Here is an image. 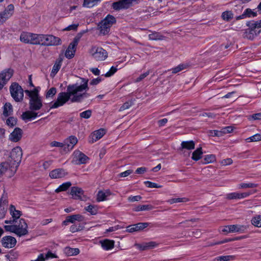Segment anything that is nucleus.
<instances>
[{"label":"nucleus","instance_id":"1","mask_svg":"<svg viewBox=\"0 0 261 261\" xmlns=\"http://www.w3.org/2000/svg\"><path fill=\"white\" fill-rule=\"evenodd\" d=\"M88 90V80L81 78L75 84L69 85L67 92L59 93L57 100L50 103V108L56 109L62 106L68 100L71 102H81L90 96L87 93Z\"/></svg>","mask_w":261,"mask_h":261},{"label":"nucleus","instance_id":"2","mask_svg":"<svg viewBox=\"0 0 261 261\" xmlns=\"http://www.w3.org/2000/svg\"><path fill=\"white\" fill-rule=\"evenodd\" d=\"M4 228L6 231L13 232L18 236H24L28 233V225L23 219H20L18 225L14 223L10 224V225H5Z\"/></svg>","mask_w":261,"mask_h":261},{"label":"nucleus","instance_id":"3","mask_svg":"<svg viewBox=\"0 0 261 261\" xmlns=\"http://www.w3.org/2000/svg\"><path fill=\"white\" fill-rule=\"evenodd\" d=\"M116 22L115 18L111 15H107L99 24V29L101 34H107L112 25Z\"/></svg>","mask_w":261,"mask_h":261},{"label":"nucleus","instance_id":"4","mask_svg":"<svg viewBox=\"0 0 261 261\" xmlns=\"http://www.w3.org/2000/svg\"><path fill=\"white\" fill-rule=\"evenodd\" d=\"M15 168L8 162L2 163L0 164V177L4 175L8 177H12L16 171Z\"/></svg>","mask_w":261,"mask_h":261},{"label":"nucleus","instance_id":"5","mask_svg":"<svg viewBox=\"0 0 261 261\" xmlns=\"http://www.w3.org/2000/svg\"><path fill=\"white\" fill-rule=\"evenodd\" d=\"M90 54L97 61H103L108 57L107 52L100 47H92L90 50Z\"/></svg>","mask_w":261,"mask_h":261},{"label":"nucleus","instance_id":"6","mask_svg":"<svg viewBox=\"0 0 261 261\" xmlns=\"http://www.w3.org/2000/svg\"><path fill=\"white\" fill-rule=\"evenodd\" d=\"M10 90L12 97L16 101L19 102L22 100L23 91L21 87L17 83H13L10 88Z\"/></svg>","mask_w":261,"mask_h":261},{"label":"nucleus","instance_id":"7","mask_svg":"<svg viewBox=\"0 0 261 261\" xmlns=\"http://www.w3.org/2000/svg\"><path fill=\"white\" fill-rule=\"evenodd\" d=\"M22 155V150L20 147L14 148L10 153V158L12 160L11 164L16 167L20 163Z\"/></svg>","mask_w":261,"mask_h":261},{"label":"nucleus","instance_id":"8","mask_svg":"<svg viewBox=\"0 0 261 261\" xmlns=\"http://www.w3.org/2000/svg\"><path fill=\"white\" fill-rule=\"evenodd\" d=\"M14 7L13 5H9L5 9L0 12V24L4 23L13 14Z\"/></svg>","mask_w":261,"mask_h":261},{"label":"nucleus","instance_id":"9","mask_svg":"<svg viewBox=\"0 0 261 261\" xmlns=\"http://www.w3.org/2000/svg\"><path fill=\"white\" fill-rule=\"evenodd\" d=\"M78 44V39L74 38L69 44L65 52V56L67 59H72L74 57Z\"/></svg>","mask_w":261,"mask_h":261},{"label":"nucleus","instance_id":"10","mask_svg":"<svg viewBox=\"0 0 261 261\" xmlns=\"http://www.w3.org/2000/svg\"><path fill=\"white\" fill-rule=\"evenodd\" d=\"M78 142L77 138L74 136H70L64 141V151H70L74 147Z\"/></svg>","mask_w":261,"mask_h":261},{"label":"nucleus","instance_id":"11","mask_svg":"<svg viewBox=\"0 0 261 261\" xmlns=\"http://www.w3.org/2000/svg\"><path fill=\"white\" fill-rule=\"evenodd\" d=\"M256 192V191H254V192H243L240 193L238 192H231L227 194L226 195V198L229 200L232 199H241L247 198L249 197L250 195Z\"/></svg>","mask_w":261,"mask_h":261},{"label":"nucleus","instance_id":"12","mask_svg":"<svg viewBox=\"0 0 261 261\" xmlns=\"http://www.w3.org/2000/svg\"><path fill=\"white\" fill-rule=\"evenodd\" d=\"M62 41L59 37L53 35H44V45L57 46L61 44Z\"/></svg>","mask_w":261,"mask_h":261},{"label":"nucleus","instance_id":"13","mask_svg":"<svg viewBox=\"0 0 261 261\" xmlns=\"http://www.w3.org/2000/svg\"><path fill=\"white\" fill-rule=\"evenodd\" d=\"M73 156V162L77 165L86 164L89 160L87 156L79 150L74 151Z\"/></svg>","mask_w":261,"mask_h":261},{"label":"nucleus","instance_id":"14","mask_svg":"<svg viewBox=\"0 0 261 261\" xmlns=\"http://www.w3.org/2000/svg\"><path fill=\"white\" fill-rule=\"evenodd\" d=\"M9 212L11 216L13 218V220H5V223L6 224H13L15 222H16V220L19 219L22 214L20 211L16 210L15 206L12 204L10 206Z\"/></svg>","mask_w":261,"mask_h":261},{"label":"nucleus","instance_id":"15","mask_svg":"<svg viewBox=\"0 0 261 261\" xmlns=\"http://www.w3.org/2000/svg\"><path fill=\"white\" fill-rule=\"evenodd\" d=\"M134 0H121L114 3L112 5L113 8L115 10L127 9L130 7Z\"/></svg>","mask_w":261,"mask_h":261},{"label":"nucleus","instance_id":"16","mask_svg":"<svg viewBox=\"0 0 261 261\" xmlns=\"http://www.w3.org/2000/svg\"><path fill=\"white\" fill-rule=\"evenodd\" d=\"M2 245L6 248H11L14 247L16 244V240L15 238L11 236H5L1 241Z\"/></svg>","mask_w":261,"mask_h":261},{"label":"nucleus","instance_id":"17","mask_svg":"<svg viewBox=\"0 0 261 261\" xmlns=\"http://www.w3.org/2000/svg\"><path fill=\"white\" fill-rule=\"evenodd\" d=\"M68 174V172L63 168H57L51 171L49 176L52 179L61 178Z\"/></svg>","mask_w":261,"mask_h":261},{"label":"nucleus","instance_id":"18","mask_svg":"<svg viewBox=\"0 0 261 261\" xmlns=\"http://www.w3.org/2000/svg\"><path fill=\"white\" fill-rule=\"evenodd\" d=\"M112 195L113 193L109 189L99 190L96 195V200L98 202L108 200L109 197Z\"/></svg>","mask_w":261,"mask_h":261},{"label":"nucleus","instance_id":"19","mask_svg":"<svg viewBox=\"0 0 261 261\" xmlns=\"http://www.w3.org/2000/svg\"><path fill=\"white\" fill-rule=\"evenodd\" d=\"M148 226L147 223H139L134 225H129L126 227V232L132 233L143 230Z\"/></svg>","mask_w":261,"mask_h":261},{"label":"nucleus","instance_id":"20","mask_svg":"<svg viewBox=\"0 0 261 261\" xmlns=\"http://www.w3.org/2000/svg\"><path fill=\"white\" fill-rule=\"evenodd\" d=\"M106 133V129L100 128L93 132L90 136V142L93 143L101 139Z\"/></svg>","mask_w":261,"mask_h":261},{"label":"nucleus","instance_id":"21","mask_svg":"<svg viewBox=\"0 0 261 261\" xmlns=\"http://www.w3.org/2000/svg\"><path fill=\"white\" fill-rule=\"evenodd\" d=\"M22 130L19 127H16L9 135V139L14 142H18L22 137Z\"/></svg>","mask_w":261,"mask_h":261},{"label":"nucleus","instance_id":"22","mask_svg":"<svg viewBox=\"0 0 261 261\" xmlns=\"http://www.w3.org/2000/svg\"><path fill=\"white\" fill-rule=\"evenodd\" d=\"M42 106L41 97L39 96L36 89L34 88V111L39 110Z\"/></svg>","mask_w":261,"mask_h":261},{"label":"nucleus","instance_id":"23","mask_svg":"<svg viewBox=\"0 0 261 261\" xmlns=\"http://www.w3.org/2000/svg\"><path fill=\"white\" fill-rule=\"evenodd\" d=\"M14 71L11 68L5 69L0 74V78L3 83L8 81L12 76Z\"/></svg>","mask_w":261,"mask_h":261},{"label":"nucleus","instance_id":"24","mask_svg":"<svg viewBox=\"0 0 261 261\" xmlns=\"http://www.w3.org/2000/svg\"><path fill=\"white\" fill-rule=\"evenodd\" d=\"M115 242L113 240L105 239L100 241L101 247L105 250H112L114 247Z\"/></svg>","mask_w":261,"mask_h":261},{"label":"nucleus","instance_id":"25","mask_svg":"<svg viewBox=\"0 0 261 261\" xmlns=\"http://www.w3.org/2000/svg\"><path fill=\"white\" fill-rule=\"evenodd\" d=\"M20 41L25 43H33V34L31 33L23 32L20 37Z\"/></svg>","mask_w":261,"mask_h":261},{"label":"nucleus","instance_id":"26","mask_svg":"<svg viewBox=\"0 0 261 261\" xmlns=\"http://www.w3.org/2000/svg\"><path fill=\"white\" fill-rule=\"evenodd\" d=\"M70 194L73 198L75 199H81L84 194V192L81 188L74 187L71 188Z\"/></svg>","mask_w":261,"mask_h":261},{"label":"nucleus","instance_id":"27","mask_svg":"<svg viewBox=\"0 0 261 261\" xmlns=\"http://www.w3.org/2000/svg\"><path fill=\"white\" fill-rule=\"evenodd\" d=\"M64 253L67 256H74L80 253V250L79 248H72L69 247H67L64 249Z\"/></svg>","mask_w":261,"mask_h":261},{"label":"nucleus","instance_id":"28","mask_svg":"<svg viewBox=\"0 0 261 261\" xmlns=\"http://www.w3.org/2000/svg\"><path fill=\"white\" fill-rule=\"evenodd\" d=\"M13 112V107L10 103L7 102L3 107V115L8 117L11 115Z\"/></svg>","mask_w":261,"mask_h":261},{"label":"nucleus","instance_id":"29","mask_svg":"<svg viewBox=\"0 0 261 261\" xmlns=\"http://www.w3.org/2000/svg\"><path fill=\"white\" fill-rule=\"evenodd\" d=\"M67 217L68 218L69 221L71 223H73L76 221L82 222L84 220V217L80 214L70 215Z\"/></svg>","mask_w":261,"mask_h":261},{"label":"nucleus","instance_id":"30","mask_svg":"<svg viewBox=\"0 0 261 261\" xmlns=\"http://www.w3.org/2000/svg\"><path fill=\"white\" fill-rule=\"evenodd\" d=\"M236 258V256L232 255H222L216 257L214 259V261H232L234 260Z\"/></svg>","mask_w":261,"mask_h":261},{"label":"nucleus","instance_id":"31","mask_svg":"<svg viewBox=\"0 0 261 261\" xmlns=\"http://www.w3.org/2000/svg\"><path fill=\"white\" fill-rule=\"evenodd\" d=\"M231 231L232 233L233 232H240L242 233L245 231L246 228L244 225H230Z\"/></svg>","mask_w":261,"mask_h":261},{"label":"nucleus","instance_id":"32","mask_svg":"<svg viewBox=\"0 0 261 261\" xmlns=\"http://www.w3.org/2000/svg\"><path fill=\"white\" fill-rule=\"evenodd\" d=\"M21 118L26 123L30 121L33 118V112L31 111H25L22 113Z\"/></svg>","mask_w":261,"mask_h":261},{"label":"nucleus","instance_id":"33","mask_svg":"<svg viewBox=\"0 0 261 261\" xmlns=\"http://www.w3.org/2000/svg\"><path fill=\"white\" fill-rule=\"evenodd\" d=\"M44 35L34 34V44L44 45Z\"/></svg>","mask_w":261,"mask_h":261},{"label":"nucleus","instance_id":"34","mask_svg":"<svg viewBox=\"0 0 261 261\" xmlns=\"http://www.w3.org/2000/svg\"><path fill=\"white\" fill-rule=\"evenodd\" d=\"M62 65V60L59 59L57 60L53 67L51 72V75L55 76V75L58 72L60 69Z\"/></svg>","mask_w":261,"mask_h":261},{"label":"nucleus","instance_id":"35","mask_svg":"<svg viewBox=\"0 0 261 261\" xmlns=\"http://www.w3.org/2000/svg\"><path fill=\"white\" fill-rule=\"evenodd\" d=\"M182 148L188 150L193 149L195 147V143L193 141H183L181 143Z\"/></svg>","mask_w":261,"mask_h":261},{"label":"nucleus","instance_id":"36","mask_svg":"<svg viewBox=\"0 0 261 261\" xmlns=\"http://www.w3.org/2000/svg\"><path fill=\"white\" fill-rule=\"evenodd\" d=\"M257 15V11L255 10H252L249 8L246 9L243 14V16L244 17H253L256 16Z\"/></svg>","mask_w":261,"mask_h":261},{"label":"nucleus","instance_id":"37","mask_svg":"<svg viewBox=\"0 0 261 261\" xmlns=\"http://www.w3.org/2000/svg\"><path fill=\"white\" fill-rule=\"evenodd\" d=\"M202 153V148H198L193 152L192 159L195 161H198L201 159Z\"/></svg>","mask_w":261,"mask_h":261},{"label":"nucleus","instance_id":"38","mask_svg":"<svg viewBox=\"0 0 261 261\" xmlns=\"http://www.w3.org/2000/svg\"><path fill=\"white\" fill-rule=\"evenodd\" d=\"M257 186V184L252 182H242L238 185L239 189L253 188Z\"/></svg>","mask_w":261,"mask_h":261},{"label":"nucleus","instance_id":"39","mask_svg":"<svg viewBox=\"0 0 261 261\" xmlns=\"http://www.w3.org/2000/svg\"><path fill=\"white\" fill-rule=\"evenodd\" d=\"M5 256L7 261H15L18 257V254L17 252L11 251L9 254L6 255Z\"/></svg>","mask_w":261,"mask_h":261},{"label":"nucleus","instance_id":"40","mask_svg":"<svg viewBox=\"0 0 261 261\" xmlns=\"http://www.w3.org/2000/svg\"><path fill=\"white\" fill-rule=\"evenodd\" d=\"M148 38L151 40H159L164 39V36L159 33L154 32L149 34Z\"/></svg>","mask_w":261,"mask_h":261},{"label":"nucleus","instance_id":"41","mask_svg":"<svg viewBox=\"0 0 261 261\" xmlns=\"http://www.w3.org/2000/svg\"><path fill=\"white\" fill-rule=\"evenodd\" d=\"M222 18L225 21H230L233 17V14L231 11H226L222 13Z\"/></svg>","mask_w":261,"mask_h":261},{"label":"nucleus","instance_id":"42","mask_svg":"<svg viewBox=\"0 0 261 261\" xmlns=\"http://www.w3.org/2000/svg\"><path fill=\"white\" fill-rule=\"evenodd\" d=\"M71 186V184L70 182L68 181L64 182L57 189H56L55 192L56 193H59L62 191H64L67 190L70 186Z\"/></svg>","mask_w":261,"mask_h":261},{"label":"nucleus","instance_id":"43","mask_svg":"<svg viewBox=\"0 0 261 261\" xmlns=\"http://www.w3.org/2000/svg\"><path fill=\"white\" fill-rule=\"evenodd\" d=\"M251 223L255 227H261V215H257L252 218Z\"/></svg>","mask_w":261,"mask_h":261},{"label":"nucleus","instance_id":"44","mask_svg":"<svg viewBox=\"0 0 261 261\" xmlns=\"http://www.w3.org/2000/svg\"><path fill=\"white\" fill-rule=\"evenodd\" d=\"M256 35L255 29H249L246 32L245 37L249 39L252 40Z\"/></svg>","mask_w":261,"mask_h":261},{"label":"nucleus","instance_id":"45","mask_svg":"<svg viewBox=\"0 0 261 261\" xmlns=\"http://www.w3.org/2000/svg\"><path fill=\"white\" fill-rule=\"evenodd\" d=\"M261 141V133L256 134L246 139L247 142H257Z\"/></svg>","mask_w":261,"mask_h":261},{"label":"nucleus","instance_id":"46","mask_svg":"<svg viewBox=\"0 0 261 261\" xmlns=\"http://www.w3.org/2000/svg\"><path fill=\"white\" fill-rule=\"evenodd\" d=\"M153 208L152 206L151 205H138L137 206L135 211L136 212H139V211H149L152 210Z\"/></svg>","mask_w":261,"mask_h":261},{"label":"nucleus","instance_id":"47","mask_svg":"<svg viewBox=\"0 0 261 261\" xmlns=\"http://www.w3.org/2000/svg\"><path fill=\"white\" fill-rule=\"evenodd\" d=\"M51 164V162L50 161H43L41 162H39L38 163V166L40 167V170H46L47 169L49 166Z\"/></svg>","mask_w":261,"mask_h":261},{"label":"nucleus","instance_id":"48","mask_svg":"<svg viewBox=\"0 0 261 261\" xmlns=\"http://www.w3.org/2000/svg\"><path fill=\"white\" fill-rule=\"evenodd\" d=\"M246 238H247V237L246 236H244L238 237V238H237L235 239H224L221 241L215 242V243L212 244V245L222 244L226 243H227V242H230V241H232L233 240H239L241 239H245Z\"/></svg>","mask_w":261,"mask_h":261},{"label":"nucleus","instance_id":"49","mask_svg":"<svg viewBox=\"0 0 261 261\" xmlns=\"http://www.w3.org/2000/svg\"><path fill=\"white\" fill-rule=\"evenodd\" d=\"M17 121V118L14 117H10L7 119L6 122L8 126L12 127L16 124Z\"/></svg>","mask_w":261,"mask_h":261},{"label":"nucleus","instance_id":"50","mask_svg":"<svg viewBox=\"0 0 261 261\" xmlns=\"http://www.w3.org/2000/svg\"><path fill=\"white\" fill-rule=\"evenodd\" d=\"M85 210L90 213V214L94 215L97 213V208L96 206L93 205H89L85 208Z\"/></svg>","mask_w":261,"mask_h":261},{"label":"nucleus","instance_id":"51","mask_svg":"<svg viewBox=\"0 0 261 261\" xmlns=\"http://www.w3.org/2000/svg\"><path fill=\"white\" fill-rule=\"evenodd\" d=\"M216 156L214 154H207L204 156V160L205 164L213 163L216 161Z\"/></svg>","mask_w":261,"mask_h":261},{"label":"nucleus","instance_id":"52","mask_svg":"<svg viewBox=\"0 0 261 261\" xmlns=\"http://www.w3.org/2000/svg\"><path fill=\"white\" fill-rule=\"evenodd\" d=\"M186 201L187 199L186 198H174L168 200L167 202L172 204L175 203L186 202Z\"/></svg>","mask_w":261,"mask_h":261},{"label":"nucleus","instance_id":"53","mask_svg":"<svg viewBox=\"0 0 261 261\" xmlns=\"http://www.w3.org/2000/svg\"><path fill=\"white\" fill-rule=\"evenodd\" d=\"M144 184L146 187L150 188H161L162 187V185H160L156 183L152 182L149 181H145Z\"/></svg>","mask_w":261,"mask_h":261},{"label":"nucleus","instance_id":"54","mask_svg":"<svg viewBox=\"0 0 261 261\" xmlns=\"http://www.w3.org/2000/svg\"><path fill=\"white\" fill-rule=\"evenodd\" d=\"M92 111L90 110L85 111L80 114L81 118L88 119L91 116Z\"/></svg>","mask_w":261,"mask_h":261},{"label":"nucleus","instance_id":"55","mask_svg":"<svg viewBox=\"0 0 261 261\" xmlns=\"http://www.w3.org/2000/svg\"><path fill=\"white\" fill-rule=\"evenodd\" d=\"M50 145L51 147H56L62 148L64 151V142H59L55 141L50 142Z\"/></svg>","mask_w":261,"mask_h":261},{"label":"nucleus","instance_id":"56","mask_svg":"<svg viewBox=\"0 0 261 261\" xmlns=\"http://www.w3.org/2000/svg\"><path fill=\"white\" fill-rule=\"evenodd\" d=\"M57 93V90L55 88H51L50 89H49L46 94V98H50L53 97Z\"/></svg>","mask_w":261,"mask_h":261},{"label":"nucleus","instance_id":"57","mask_svg":"<svg viewBox=\"0 0 261 261\" xmlns=\"http://www.w3.org/2000/svg\"><path fill=\"white\" fill-rule=\"evenodd\" d=\"M186 67V66L184 64H180L179 65H178L177 66L173 68L172 69V72L173 73H177L179 71H180L181 70L185 69Z\"/></svg>","mask_w":261,"mask_h":261},{"label":"nucleus","instance_id":"58","mask_svg":"<svg viewBox=\"0 0 261 261\" xmlns=\"http://www.w3.org/2000/svg\"><path fill=\"white\" fill-rule=\"evenodd\" d=\"M117 71L116 67L112 66L110 70L105 74V77H110L113 75Z\"/></svg>","mask_w":261,"mask_h":261},{"label":"nucleus","instance_id":"59","mask_svg":"<svg viewBox=\"0 0 261 261\" xmlns=\"http://www.w3.org/2000/svg\"><path fill=\"white\" fill-rule=\"evenodd\" d=\"M79 26L78 23H74L68 25L63 29L64 31H75Z\"/></svg>","mask_w":261,"mask_h":261},{"label":"nucleus","instance_id":"60","mask_svg":"<svg viewBox=\"0 0 261 261\" xmlns=\"http://www.w3.org/2000/svg\"><path fill=\"white\" fill-rule=\"evenodd\" d=\"M135 246L137 249L141 251L148 250L146 242L143 243L142 244H136Z\"/></svg>","mask_w":261,"mask_h":261},{"label":"nucleus","instance_id":"61","mask_svg":"<svg viewBox=\"0 0 261 261\" xmlns=\"http://www.w3.org/2000/svg\"><path fill=\"white\" fill-rule=\"evenodd\" d=\"M44 257L46 258V260L49 258H58V256L56 253H53L50 251H48L46 254H44Z\"/></svg>","mask_w":261,"mask_h":261},{"label":"nucleus","instance_id":"62","mask_svg":"<svg viewBox=\"0 0 261 261\" xmlns=\"http://www.w3.org/2000/svg\"><path fill=\"white\" fill-rule=\"evenodd\" d=\"M149 70L147 71L145 73L141 74L138 77H137L135 80V82L138 83L142 80H143L144 78H145L147 76H148L149 74Z\"/></svg>","mask_w":261,"mask_h":261},{"label":"nucleus","instance_id":"63","mask_svg":"<svg viewBox=\"0 0 261 261\" xmlns=\"http://www.w3.org/2000/svg\"><path fill=\"white\" fill-rule=\"evenodd\" d=\"M248 119L249 120H260L261 119V113L254 114L249 116L248 117Z\"/></svg>","mask_w":261,"mask_h":261},{"label":"nucleus","instance_id":"64","mask_svg":"<svg viewBox=\"0 0 261 261\" xmlns=\"http://www.w3.org/2000/svg\"><path fill=\"white\" fill-rule=\"evenodd\" d=\"M133 102L132 101H128L124 103L120 108V111H124L125 110L129 109L132 105Z\"/></svg>","mask_w":261,"mask_h":261}]
</instances>
